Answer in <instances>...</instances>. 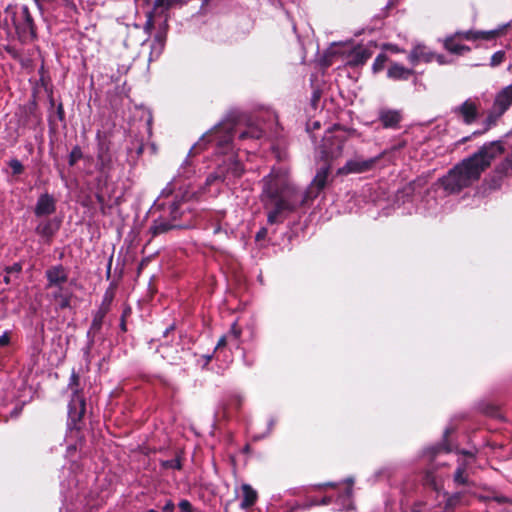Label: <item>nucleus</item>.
I'll return each instance as SVG.
<instances>
[{"label": "nucleus", "instance_id": "4468645a", "mask_svg": "<svg viewBox=\"0 0 512 512\" xmlns=\"http://www.w3.org/2000/svg\"><path fill=\"white\" fill-rule=\"evenodd\" d=\"M378 120L384 129H399L403 120L401 110L381 108L378 112Z\"/></svg>", "mask_w": 512, "mask_h": 512}, {"label": "nucleus", "instance_id": "20e7f679", "mask_svg": "<svg viewBox=\"0 0 512 512\" xmlns=\"http://www.w3.org/2000/svg\"><path fill=\"white\" fill-rule=\"evenodd\" d=\"M512 106V83L502 88L496 95L489 109L487 116L483 122L484 128L472 133V136H479L492 127L497 125L498 120L510 109Z\"/></svg>", "mask_w": 512, "mask_h": 512}, {"label": "nucleus", "instance_id": "393cba45", "mask_svg": "<svg viewBox=\"0 0 512 512\" xmlns=\"http://www.w3.org/2000/svg\"><path fill=\"white\" fill-rule=\"evenodd\" d=\"M264 131L257 126H248L246 130L240 132L239 139L244 140L248 138L260 139L263 137Z\"/></svg>", "mask_w": 512, "mask_h": 512}, {"label": "nucleus", "instance_id": "a19ab883", "mask_svg": "<svg viewBox=\"0 0 512 512\" xmlns=\"http://www.w3.org/2000/svg\"><path fill=\"white\" fill-rule=\"evenodd\" d=\"M228 338V335H223L222 337H220V339L217 342L216 349L225 347L227 345Z\"/></svg>", "mask_w": 512, "mask_h": 512}, {"label": "nucleus", "instance_id": "9d476101", "mask_svg": "<svg viewBox=\"0 0 512 512\" xmlns=\"http://www.w3.org/2000/svg\"><path fill=\"white\" fill-rule=\"evenodd\" d=\"M467 31L458 30L452 34L445 36L441 42L443 48L450 54L456 56H464L471 52V47L463 44L462 41L466 40Z\"/></svg>", "mask_w": 512, "mask_h": 512}, {"label": "nucleus", "instance_id": "bf43d9fd", "mask_svg": "<svg viewBox=\"0 0 512 512\" xmlns=\"http://www.w3.org/2000/svg\"><path fill=\"white\" fill-rule=\"evenodd\" d=\"M314 127L315 128H319L320 127V124L318 122L314 123Z\"/></svg>", "mask_w": 512, "mask_h": 512}, {"label": "nucleus", "instance_id": "aec40b11", "mask_svg": "<svg viewBox=\"0 0 512 512\" xmlns=\"http://www.w3.org/2000/svg\"><path fill=\"white\" fill-rule=\"evenodd\" d=\"M223 128L224 127L222 126L215 127V129L211 131L209 134L204 135L202 137V140H215L217 142V145L220 147H226L230 145V143L232 142V128L226 129V134L223 137H219L218 134L221 132Z\"/></svg>", "mask_w": 512, "mask_h": 512}, {"label": "nucleus", "instance_id": "338daca9", "mask_svg": "<svg viewBox=\"0 0 512 512\" xmlns=\"http://www.w3.org/2000/svg\"><path fill=\"white\" fill-rule=\"evenodd\" d=\"M469 139H470V137L464 138V139H463V142H465V141H467V140H469Z\"/></svg>", "mask_w": 512, "mask_h": 512}, {"label": "nucleus", "instance_id": "f704fd0d", "mask_svg": "<svg viewBox=\"0 0 512 512\" xmlns=\"http://www.w3.org/2000/svg\"><path fill=\"white\" fill-rule=\"evenodd\" d=\"M435 60L438 64L440 65H447V64H450L451 62L446 58L445 55L443 54H438V53H435L433 52L432 54V61Z\"/></svg>", "mask_w": 512, "mask_h": 512}, {"label": "nucleus", "instance_id": "f3484780", "mask_svg": "<svg viewBox=\"0 0 512 512\" xmlns=\"http://www.w3.org/2000/svg\"><path fill=\"white\" fill-rule=\"evenodd\" d=\"M415 75V71L410 68H406L402 64L390 61V65L387 70V77L394 81H407L411 76Z\"/></svg>", "mask_w": 512, "mask_h": 512}, {"label": "nucleus", "instance_id": "423d86ee", "mask_svg": "<svg viewBox=\"0 0 512 512\" xmlns=\"http://www.w3.org/2000/svg\"><path fill=\"white\" fill-rule=\"evenodd\" d=\"M331 166L332 165L329 163H323V165L317 169L314 178L312 179L309 186L305 189V191L299 190V197H301L302 203L307 205L308 203L314 201L325 189L327 184L333 181V178H329Z\"/></svg>", "mask_w": 512, "mask_h": 512}, {"label": "nucleus", "instance_id": "7c9ffc66", "mask_svg": "<svg viewBox=\"0 0 512 512\" xmlns=\"http://www.w3.org/2000/svg\"><path fill=\"white\" fill-rule=\"evenodd\" d=\"M221 170L215 169L206 179V185H213L216 182L222 183Z\"/></svg>", "mask_w": 512, "mask_h": 512}, {"label": "nucleus", "instance_id": "4d7b16f0", "mask_svg": "<svg viewBox=\"0 0 512 512\" xmlns=\"http://www.w3.org/2000/svg\"><path fill=\"white\" fill-rule=\"evenodd\" d=\"M249 449H250V446H249V445H246V446L244 447V452L249 451Z\"/></svg>", "mask_w": 512, "mask_h": 512}, {"label": "nucleus", "instance_id": "0eeeda50", "mask_svg": "<svg viewBox=\"0 0 512 512\" xmlns=\"http://www.w3.org/2000/svg\"><path fill=\"white\" fill-rule=\"evenodd\" d=\"M345 142V137L333 135L332 132L329 131L323 137L322 143L319 146L320 160L323 161V163L332 165V162L342 155Z\"/></svg>", "mask_w": 512, "mask_h": 512}, {"label": "nucleus", "instance_id": "0e129e2a", "mask_svg": "<svg viewBox=\"0 0 512 512\" xmlns=\"http://www.w3.org/2000/svg\"><path fill=\"white\" fill-rule=\"evenodd\" d=\"M347 493L350 495L351 494V488H348L347 489Z\"/></svg>", "mask_w": 512, "mask_h": 512}, {"label": "nucleus", "instance_id": "09e8293b", "mask_svg": "<svg viewBox=\"0 0 512 512\" xmlns=\"http://www.w3.org/2000/svg\"><path fill=\"white\" fill-rule=\"evenodd\" d=\"M176 227V225H172V224H169V223H164L162 222V225H161V228H162V233L163 232H166L172 228Z\"/></svg>", "mask_w": 512, "mask_h": 512}, {"label": "nucleus", "instance_id": "a18cd8bd", "mask_svg": "<svg viewBox=\"0 0 512 512\" xmlns=\"http://www.w3.org/2000/svg\"><path fill=\"white\" fill-rule=\"evenodd\" d=\"M457 453L469 458H475V453L469 450L461 449L458 450Z\"/></svg>", "mask_w": 512, "mask_h": 512}, {"label": "nucleus", "instance_id": "39448f33", "mask_svg": "<svg viewBox=\"0 0 512 512\" xmlns=\"http://www.w3.org/2000/svg\"><path fill=\"white\" fill-rule=\"evenodd\" d=\"M6 14L7 17H10L21 41L27 42L35 38L36 32L33 19L26 6H22L18 10L7 9Z\"/></svg>", "mask_w": 512, "mask_h": 512}, {"label": "nucleus", "instance_id": "49530a36", "mask_svg": "<svg viewBox=\"0 0 512 512\" xmlns=\"http://www.w3.org/2000/svg\"><path fill=\"white\" fill-rule=\"evenodd\" d=\"M9 343V335L7 333H4L0 336V345L5 346Z\"/></svg>", "mask_w": 512, "mask_h": 512}, {"label": "nucleus", "instance_id": "a211bd4d", "mask_svg": "<svg viewBox=\"0 0 512 512\" xmlns=\"http://www.w3.org/2000/svg\"><path fill=\"white\" fill-rule=\"evenodd\" d=\"M469 465V462L465 459L457 460V468L453 474V482L456 486L473 485V481L469 478V474L467 472Z\"/></svg>", "mask_w": 512, "mask_h": 512}, {"label": "nucleus", "instance_id": "864d4df0", "mask_svg": "<svg viewBox=\"0 0 512 512\" xmlns=\"http://www.w3.org/2000/svg\"><path fill=\"white\" fill-rule=\"evenodd\" d=\"M162 3V9L167 8L170 5V2L168 0H161Z\"/></svg>", "mask_w": 512, "mask_h": 512}, {"label": "nucleus", "instance_id": "f03ea898", "mask_svg": "<svg viewBox=\"0 0 512 512\" xmlns=\"http://www.w3.org/2000/svg\"><path fill=\"white\" fill-rule=\"evenodd\" d=\"M260 200L267 212V222L270 225L282 223V213L295 212L305 206L299 197V189L287 177L280 174H269L264 177Z\"/></svg>", "mask_w": 512, "mask_h": 512}, {"label": "nucleus", "instance_id": "de8ad7c7", "mask_svg": "<svg viewBox=\"0 0 512 512\" xmlns=\"http://www.w3.org/2000/svg\"><path fill=\"white\" fill-rule=\"evenodd\" d=\"M332 502V498L330 496H324L321 499H319L320 505H328Z\"/></svg>", "mask_w": 512, "mask_h": 512}, {"label": "nucleus", "instance_id": "4be33fe9", "mask_svg": "<svg viewBox=\"0 0 512 512\" xmlns=\"http://www.w3.org/2000/svg\"><path fill=\"white\" fill-rule=\"evenodd\" d=\"M433 52L426 51L424 46H416L412 49L408 56V60L411 64L416 65L420 61L429 63L432 61Z\"/></svg>", "mask_w": 512, "mask_h": 512}, {"label": "nucleus", "instance_id": "8fccbe9b", "mask_svg": "<svg viewBox=\"0 0 512 512\" xmlns=\"http://www.w3.org/2000/svg\"><path fill=\"white\" fill-rule=\"evenodd\" d=\"M173 193V190L171 188L166 187L165 189H162L161 195L162 197H168Z\"/></svg>", "mask_w": 512, "mask_h": 512}, {"label": "nucleus", "instance_id": "2eb2a0df", "mask_svg": "<svg viewBox=\"0 0 512 512\" xmlns=\"http://www.w3.org/2000/svg\"><path fill=\"white\" fill-rule=\"evenodd\" d=\"M372 51L363 46L353 48L347 55L346 66L350 68L362 67L371 58Z\"/></svg>", "mask_w": 512, "mask_h": 512}, {"label": "nucleus", "instance_id": "6e6d98bb", "mask_svg": "<svg viewBox=\"0 0 512 512\" xmlns=\"http://www.w3.org/2000/svg\"><path fill=\"white\" fill-rule=\"evenodd\" d=\"M496 500L499 502V503H504L506 501V499L504 497H501V498H496Z\"/></svg>", "mask_w": 512, "mask_h": 512}, {"label": "nucleus", "instance_id": "13d9d810", "mask_svg": "<svg viewBox=\"0 0 512 512\" xmlns=\"http://www.w3.org/2000/svg\"><path fill=\"white\" fill-rule=\"evenodd\" d=\"M415 183H416V181H413V182H410V183H409V186L411 187V189H414V188H413V185H414Z\"/></svg>", "mask_w": 512, "mask_h": 512}, {"label": "nucleus", "instance_id": "b1692460", "mask_svg": "<svg viewBox=\"0 0 512 512\" xmlns=\"http://www.w3.org/2000/svg\"><path fill=\"white\" fill-rule=\"evenodd\" d=\"M464 496L465 494L463 492H455L451 495H448L444 505L445 511H454L456 507L462 505Z\"/></svg>", "mask_w": 512, "mask_h": 512}, {"label": "nucleus", "instance_id": "f8f14e48", "mask_svg": "<svg viewBox=\"0 0 512 512\" xmlns=\"http://www.w3.org/2000/svg\"><path fill=\"white\" fill-rule=\"evenodd\" d=\"M79 376L73 372L70 377L69 387L73 391V397L69 404V416L73 420H79L85 412V400L78 392Z\"/></svg>", "mask_w": 512, "mask_h": 512}, {"label": "nucleus", "instance_id": "e2e57ef3", "mask_svg": "<svg viewBox=\"0 0 512 512\" xmlns=\"http://www.w3.org/2000/svg\"><path fill=\"white\" fill-rule=\"evenodd\" d=\"M172 480L176 483L177 482V479L175 476L172 477Z\"/></svg>", "mask_w": 512, "mask_h": 512}, {"label": "nucleus", "instance_id": "1a4fd4ad", "mask_svg": "<svg viewBox=\"0 0 512 512\" xmlns=\"http://www.w3.org/2000/svg\"><path fill=\"white\" fill-rule=\"evenodd\" d=\"M217 168L221 170L222 183L226 186L233 185L245 172L244 165L234 156L225 159Z\"/></svg>", "mask_w": 512, "mask_h": 512}, {"label": "nucleus", "instance_id": "7ed1b4c3", "mask_svg": "<svg viewBox=\"0 0 512 512\" xmlns=\"http://www.w3.org/2000/svg\"><path fill=\"white\" fill-rule=\"evenodd\" d=\"M46 289L51 291L52 299L60 309L70 307L72 291L68 288V271L62 265L52 266L46 270Z\"/></svg>", "mask_w": 512, "mask_h": 512}, {"label": "nucleus", "instance_id": "9b49d317", "mask_svg": "<svg viewBox=\"0 0 512 512\" xmlns=\"http://www.w3.org/2000/svg\"><path fill=\"white\" fill-rule=\"evenodd\" d=\"M480 103L478 99L468 98L461 105L456 106L452 109V112L459 117L462 122L466 125L475 123L479 116Z\"/></svg>", "mask_w": 512, "mask_h": 512}, {"label": "nucleus", "instance_id": "ddd939ff", "mask_svg": "<svg viewBox=\"0 0 512 512\" xmlns=\"http://www.w3.org/2000/svg\"><path fill=\"white\" fill-rule=\"evenodd\" d=\"M184 460V451L180 447L162 449V481L168 470H181Z\"/></svg>", "mask_w": 512, "mask_h": 512}, {"label": "nucleus", "instance_id": "c756f323", "mask_svg": "<svg viewBox=\"0 0 512 512\" xmlns=\"http://www.w3.org/2000/svg\"><path fill=\"white\" fill-rule=\"evenodd\" d=\"M241 334H242V329L241 327L238 325L237 322H234L232 325H231V328L228 332V337L229 338H233L234 340L238 341L239 338L241 337Z\"/></svg>", "mask_w": 512, "mask_h": 512}, {"label": "nucleus", "instance_id": "c03bdc74", "mask_svg": "<svg viewBox=\"0 0 512 512\" xmlns=\"http://www.w3.org/2000/svg\"><path fill=\"white\" fill-rule=\"evenodd\" d=\"M266 235H267V229L263 227V228H261V229L257 232L255 239H256L257 241H259V240H261V239H264V238L266 237Z\"/></svg>", "mask_w": 512, "mask_h": 512}, {"label": "nucleus", "instance_id": "f257e3e1", "mask_svg": "<svg viewBox=\"0 0 512 512\" xmlns=\"http://www.w3.org/2000/svg\"><path fill=\"white\" fill-rule=\"evenodd\" d=\"M505 152L502 141L485 143L476 152L455 164L437 180V184L448 195L459 194L479 181L482 173L490 167L493 160Z\"/></svg>", "mask_w": 512, "mask_h": 512}, {"label": "nucleus", "instance_id": "a878e982", "mask_svg": "<svg viewBox=\"0 0 512 512\" xmlns=\"http://www.w3.org/2000/svg\"><path fill=\"white\" fill-rule=\"evenodd\" d=\"M390 59L389 57L385 54V53H379L373 64H372V72L373 74H378L380 73L384 68H385V65L389 62L390 63Z\"/></svg>", "mask_w": 512, "mask_h": 512}, {"label": "nucleus", "instance_id": "3c124183", "mask_svg": "<svg viewBox=\"0 0 512 512\" xmlns=\"http://www.w3.org/2000/svg\"><path fill=\"white\" fill-rule=\"evenodd\" d=\"M113 297H114V291H113V289H111V295H108V293H106L104 300H105V302H107L109 304L110 302H112Z\"/></svg>", "mask_w": 512, "mask_h": 512}, {"label": "nucleus", "instance_id": "c85d7f7f", "mask_svg": "<svg viewBox=\"0 0 512 512\" xmlns=\"http://www.w3.org/2000/svg\"><path fill=\"white\" fill-rule=\"evenodd\" d=\"M175 323L170 324L162 333L163 338H169L171 336V342H174L176 340V345H180V337L175 336Z\"/></svg>", "mask_w": 512, "mask_h": 512}, {"label": "nucleus", "instance_id": "ea45409f", "mask_svg": "<svg viewBox=\"0 0 512 512\" xmlns=\"http://www.w3.org/2000/svg\"><path fill=\"white\" fill-rule=\"evenodd\" d=\"M170 210H171L170 213H171L173 219H177V217H178V210H179L178 203L177 202H172L170 204Z\"/></svg>", "mask_w": 512, "mask_h": 512}, {"label": "nucleus", "instance_id": "412c9836", "mask_svg": "<svg viewBox=\"0 0 512 512\" xmlns=\"http://www.w3.org/2000/svg\"><path fill=\"white\" fill-rule=\"evenodd\" d=\"M243 498L240 504L242 509H249L255 505L258 499V493L249 484H243L241 487Z\"/></svg>", "mask_w": 512, "mask_h": 512}, {"label": "nucleus", "instance_id": "680f3d73", "mask_svg": "<svg viewBox=\"0 0 512 512\" xmlns=\"http://www.w3.org/2000/svg\"><path fill=\"white\" fill-rule=\"evenodd\" d=\"M449 433H450V430H448V429H447V430L445 431V436H448V435H449Z\"/></svg>", "mask_w": 512, "mask_h": 512}, {"label": "nucleus", "instance_id": "6e6552de", "mask_svg": "<svg viewBox=\"0 0 512 512\" xmlns=\"http://www.w3.org/2000/svg\"><path fill=\"white\" fill-rule=\"evenodd\" d=\"M384 153L369 158L361 159L356 157L355 159L348 160L345 165L337 170V175H348V174H360L372 170L375 165L382 159Z\"/></svg>", "mask_w": 512, "mask_h": 512}, {"label": "nucleus", "instance_id": "cd10ccee", "mask_svg": "<svg viewBox=\"0 0 512 512\" xmlns=\"http://www.w3.org/2000/svg\"><path fill=\"white\" fill-rule=\"evenodd\" d=\"M505 58H506L505 51L499 50V51L495 52L491 56L490 66L491 67H497V66L501 65L505 61Z\"/></svg>", "mask_w": 512, "mask_h": 512}, {"label": "nucleus", "instance_id": "473e14b6", "mask_svg": "<svg viewBox=\"0 0 512 512\" xmlns=\"http://www.w3.org/2000/svg\"><path fill=\"white\" fill-rule=\"evenodd\" d=\"M81 157V149L78 146L74 147L69 155V164L73 166Z\"/></svg>", "mask_w": 512, "mask_h": 512}, {"label": "nucleus", "instance_id": "5701e85b", "mask_svg": "<svg viewBox=\"0 0 512 512\" xmlns=\"http://www.w3.org/2000/svg\"><path fill=\"white\" fill-rule=\"evenodd\" d=\"M505 178L494 169L484 180L486 190L496 191L502 187Z\"/></svg>", "mask_w": 512, "mask_h": 512}, {"label": "nucleus", "instance_id": "58836bf2", "mask_svg": "<svg viewBox=\"0 0 512 512\" xmlns=\"http://www.w3.org/2000/svg\"><path fill=\"white\" fill-rule=\"evenodd\" d=\"M21 270H22V266L19 263H15L11 267L6 268V273L7 274H12V273L19 274Z\"/></svg>", "mask_w": 512, "mask_h": 512}, {"label": "nucleus", "instance_id": "c9c22d12", "mask_svg": "<svg viewBox=\"0 0 512 512\" xmlns=\"http://www.w3.org/2000/svg\"><path fill=\"white\" fill-rule=\"evenodd\" d=\"M321 91L319 89H315L312 93V97H311V105L313 108H317V105L320 101V98H321Z\"/></svg>", "mask_w": 512, "mask_h": 512}, {"label": "nucleus", "instance_id": "79ce46f5", "mask_svg": "<svg viewBox=\"0 0 512 512\" xmlns=\"http://www.w3.org/2000/svg\"><path fill=\"white\" fill-rule=\"evenodd\" d=\"M105 313H106V310H100L98 312V314L95 316L94 321H93L94 325H98L101 323Z\"/></svg>", "mask_w": 512, "mask_h": 512}, {"label": "nucleus", "instance_id": "69168bd1", "mask_svg": "<svg viewBox=\"0 0 512 512\" xmlns=\"http://www.w3.org/2000/svg\"><path fill=\"white\" fill-rule=\"evenodd\" d=\"M150 24H151V18L149 17L147 25H150Z\"/></svg>", "mask_w": 512, "mask_h": 512}, {"label": "nucleus", "instance_id": "e433bc0d", "mask_svg": "<svg viewBox=\"0 0 512 512\" xmlns=\"http://www.w3.org/2000/svg\"><path fill=\"white\" fill-rule=\"evenodd\" d=\"M175 508V503L171 499H167L162 506V512H174Z\"/></svg>", "mask_w": 512, "mask_h": 512}, {"label": "nucleus", "instance_id": "603ef678", "mask_svg": "<svg viewBox=\"0 0 512 512\" xmlns=\"http://www.w3.org/2000/svg\"><path fill=\"white\" fill-rule=\"evenodd\" d=\"M426 481L428 483H433V474L431 472H427V474H426Z\"/></svg>", "mask_w": 512, "mask_h": 512}, {"label": "nucleus", "instance_id": "72a5a7b5", "mask_svg": "<svg viewBox=\"0 0 512 512\" xmlns=\"http://www.w3.org/2000/svg\"><path fill=\"white\" fill-rule=\"evenodd\" d=\"M14 174H20L23 171V165L17 159H13L9 163Z\"/></svg>", "mask_w": 512, "mask_h": 512}, {"label": "nucleus", "instance_id": "bb28decb", "mask_svg": "<svg viewBox=\"0 0 512 512\" xmlns=\"http://www.w3.org/2000/svg\"><path fill=\"white\" fill-rule=\"evenodd\" d=\"M498 174H501L505 179L512 175V163L510 160L504 159L494 168Z\"/></svg>", "mask_w": 512, "mask_h": 512}, {"label": "nucleus", "instance_id": "6ab92c4d", "mask_svg": "<svg viewBox=\"0 0 512 512\" xmlns=\"http://www.w3.org/2000/svg\"><path fill=\"white\" fill-rule=\"evenodd\" d=\"M55 211V201L49 194H42L36 204L35 214L44 216L52 214Z\"/></svg>", "mask_w": 512, "mask_h": 512}, {"label": "nucleus", "instance_id": "37998d69", "mask_svg": "<svg viewBox=\"0 0 512 512\" xmlns=\"http://www.w3.org/2000/svg\"><path fill=\"white\" fill-rule=\"evenodd\" d=\"M312 506H320L319 499H317V498H311V499L309 500V503L305 504V505L303 506V508H304V509H308V508H310V507H312Z\"/></svg>", "mask_w": 512, "mask_h": 512}, {"label": "nucleus", "instance_id": "052dcab7", "mask_svg": "<svg viewBox=\"0 0 512 512\" xmlns=\"http://www.w3.org/2000/svg\"><path fill=\"white\" fill-rule=\"evenodd\" d=\"M182 197H183V198H187V197H189L188 192H186V194H183V195H182Z\"/></svg>", "mask_w": 512, "mask_h": 512}, {"label": "nucleus", "instance_id": "774afa93", "mask_svg": "<svg viewBox=\"0 0 512 512\" xmlns=\"http://www.w3.org/2000/svg\"><path fill=\"white\" fill-rule=\"evenodd\" d=\"M158 3H160V0H155V4L157 5Z\"/></svg>", "mask_w": 512, "mask_h": 512}, {"label": "nucleus", "instance_id": "4c0bfd02", "mask_svg": "<svg viewBox=\"0 0 512 512\" xmlns=\"http://www.w3.org/2000/svg\"><path fill=\"white\" fill-rule=\"evenodd\" d=\"M383 49L388 50L394 54L403 52V50L398 45L391 44V43L384 44Z\"/></svg>", "mask_w": 512, "mask_h": 512}, {"label": "nucleus", "instance_id": "dca6fc26", "mask_svg": "<svg viewBox=\"0 0 512 512\" xmlns=\"http://www.w3.org/2000/svg\"><path fill=\"white\" fill-rule=\"evenodd\" d=\"M509 24H504L489 31L467 30L466 41L485 40L491 41L505 34Z\"/></svg>", "mask_w": 512, "mask_h": 512}, {"label": "nucleus", "instance_id": "2f4dec72", "mask_svg": "<svg viewBox=\"0 0 512 512\" xmlns=\"http://www.w3.org/2000/svg\"><path fill=\"white\" fill-rule=\"evenodd\" d=\"M179 512H194L191 502L187 499H181L177 504Z\"/></svg>", "mask_w": 512, "mask_h": 512}, {"label": "nucleus", "instance_id": "5fc2aeb1", "mask_svg": "<svg viewBox=\"0 0 512 512\" xmlns=\"http://www.w3.org/2000/svg\"><path fill=\"white\" fill-rule=\"evenodd\" d=\"M4 282L6 284H9L10 283V277H9V274H7L5 277H4Z\"/></svg>", "mask_w": 512, "mask_h": 512}]
</instances>
